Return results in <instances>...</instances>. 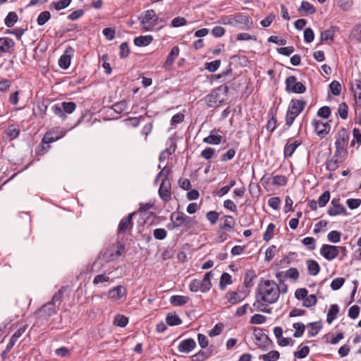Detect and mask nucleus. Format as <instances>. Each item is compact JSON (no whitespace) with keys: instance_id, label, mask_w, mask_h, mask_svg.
<instances>
[{"instance_id":"nucleus-15","label":"nucleus","mask_w":361,"mask_h":361,"mask_svg":"<svg viewBox=\"0 0 361 361\" xmlns=\"http://www.w3.org/2000/svg\"><path fill=\"white\" fill-rule=\"evenodd\" d=\"M158 192L164 202H168L171 200L172 195L171 182H161Z\"/></svg>"},{"instance_id":"nucleus-41","label":"nucleus","mask_w":361,"mask_h":361,"mask_svg":"<svg viewBox=\"0 0 361 361\" xmlns=\"http://www.w3.org/2000/svg\"><path fill=\"white\" fill-rule=\"evenodd\" d=\"M18 20V16L14 11H10L4 19L6 27H12Z\"/></svg>"},{"instance_id":"nucleus-27","label":"nucleus","mask_w":361,"mask_h":361,"mask_svg":"<svg viewBox=\"0 0 361 361\" xmlns=\"http://www.w3.org/2000/svg\"><path fill=\"white\" fill-rule=\"evenodd\" d=\"M51 102L49 98H42L37 102V109L41 118H44L47 114L49 106Z\"/></svg>"},{"instance_id":"nucleus-36","label":"nucleus","mask_w":361,"mask_h":361,"mask_svg":"<svg viewBox=\"0 0 361 361\" xmlns=\"http://www.w3.org/2000/svg\"><path fill=\"white\" fill-rule=\"evenodd\" d=\"M189 301V298L184 295H172L170 298V302L173 306H182Z\"/></svg>"},{"instance_id":"nucleus-22","label":"nucleus","mask_w":361,"mask_h":361,"mask_svg":"<svg viewBox=\"0 0 361 361\" xmlns=\"http://www.w3.org/2000/svg\"><path fill=\"white\" fill-rule=\"evenodd\" d=\"M204 101L207 106L212 108L214 106L217 102L221 103L223 99L221 100L219 99V93L216 91V89H214L209 94L204 97Z\"/></svg>"},{"instance_id":"nucleus-24","label":"nucleus","mask_w":361,"mask_h":361,"mask_svg":"<svg viewBox=\"0 0 361 361\" xmlns=\"http://www.w3.org/2000/svg\"><path fill=\"white\" fill-rule=\"evenodd\" d=\"M214 276V274L212 271L207 272L202 281H200L201 292L207 293L212 288V284L211 282L212 279Z\"/></svg>"},{"instance_id":"nucleus-23","label":"nucleus","mask_w":361,"mask_h":361,"mask_svg":"<svg viewBox=\"0 0 361 361\" xmlns=\"http://www.w3.org/2000/svg\"><path fill=\"white\" fill-rule=\"evenodd\" d=\"M290 140L289 139L284 146L283 155L285 158L291 157L296 149L302 144L300 140H295L292 143L289 142Z\"/></svg>"},{"instance_id":"nucleus-17","label":"nucleus","mask_w":361,"mask_h":361,"mask_svg":"<svg viewBox=\"0 0 361 361\" xmlns=\"http://www.w3.org/2000/svg\"><path fill=\"white\" fill-rule=\"evenodd\" d=\"M127 289L124 286L119 285L109 290L108 297L112 300H119L127 295Z\"/></svg>"},{"instance_id":"nucleus-38","label":"nucleus","mask_w":361,"mask_h":361,"mask_svg":"<svg viewBox=\"0 0 361 361\" xmlns=\"http://www.w3.org/2000/svg\"><path fill=\"white\" fill-rule=\"evenodd\" d=\"M232 283H233V281H232L231 276L227 272H224L221 274V278H220V281H219L220 290H224L226 289L227 285H230Z\"/></svg>"},{"instance_id":"nucleus-16","label":"nucleus","mask_w":361,"mask_h":361,"mask_svg":"<svg viewBox=\"0 0 361 361\" xmlns=\"http://www.w3.org/2000/svg\"><path fill=\"white\" fill-rule=\"evenodd\" d=\"M307 105V102L302 99H293L290 100L288 110L299 115Z\"/></svg>"},{"instance_id":"nucleus-3","label":"nucleus","mask_w":361,"mask_h":361,"mask_svg":"<svg viewBox=\"0 0 361 361\" xmlns=\"http://www.w3.org/2000/svg\"><path fill=\"white\" fill-rule=\"evenodd\" d=\"M126 246L123 243L117 241L106 247L103 253V259L106 262H113L118 258L125 251Z\"/></svg>"},{"instance_id":"nucleus-18","label":"nucleus","mask_w":361,"mask_h":361,"mask_svg":"<svg viewBox=\"0 0 361 361\" xmlns=\"http://www.w3.org/2000/svg\"><path fill=\"white\" fill-rule=\"evenodd\" d=\"M233 24H235L234 27H238L241 29H244L245 27L249 28V24L252 23L250 18L242 13H237L235 16H233Z\"/></svg>"},{"instance_id":"nucleus-26","label":"nucleus","mask_w":361,"mask_h":361,"mask_svg":"<svg viewBox=\"0 0 361 361\" xmlns=\"http://www.w3.org/2000/svg\"><path fill=\"white\" fill-rule=\"evenodd\" d=\"M298 11L302 13V16H308L315 13L316 8L314 5L309 1H303L298 8Z\"/></svg>"},{"instance_id":"nucleus-6","label":"nucleus","mask_w":361,"mask_h":361,"mask_svg":"<svg viewBox=\"0 0 361 361\" xmlns=\"http://www.w3.org/2000/svg\"><path fill=\"white\" fill-rule=\"evenodd\" d=\"M264 331V329L259 327H255L253 329V334L255 338V344L259 348L266 351L269 346L273 347V341Z\"/></svg>"},{"instance_id":"nucleus-55","label":"nucleus","mask_w":361,"mask_h":361,"mask_svg":"<svg viewBox=\"0 0 361 361\" xmlns=\"http://www.w3.org/2000/svg\"><path fill=\"white\" fill-rule=\"evenodd\" d=\"M114 324L120 327H125L128 324V318L123 314H118L115 317Z\"/></svg>"},{"instance_id":"nucleus-42","label":"nucleus","mask_w":361,"mask_h":361,"mask_svg":"<svg viewBox=\"0 0 361 361\" xmlns=\"http://www.w3.org/2000/svg\"><path fill=\"white\" fill-rule=\"evenodd\" d=\"M329 93H331L334 96H338L341 93L342 86L341 83L337 80H333L329 85Z\"/></svg>"},{"instance_id":"nucleus-45","label":"nucleus","mask_w":361,"mask_h":361,"mask_svg":"<svg viewBox=\"0 0 361 361\" xmlns=\"http://www.w3.org/2000/svg\"><path fill=\"white\" fill-rule=\"evenodd\" d=\"M166 322L167 324L171 326H178L182 324L181 319L176 314H169L166 316Z\"/></svg>"},{"instance_id":"nucleus-57","label":"nucleus","mask_w":361,"mask_h":361,"mask_svg":"<svg viewBox=\"0 0 361 361\" xmlns=\"http://www.w3.org/2000/svg\"><path fill=\"white\" fill-rule=\"evenodd\" d=\"M119 56L121 59L128 57L130 54V49L128 42H122L119 46Z\"/></svg>"},{"instance_id":"nucleus-11","label":"nucleus","mask_w":361,"mask_h":361,"mask_svg":"<svg viewBox=\"0 0 361 361\" xmlns=\"http://www.w3.org/2000/svg\"><path fill=\"white\" fill-rule=\"evenodd\" d=\"M346 155L347 151H342L336 149L332 159L326 162V169L329 171L336 170L338 167L339 164L343 161Z\"/></svg>"},{"instance_id":"nucleus-60","label":"nucleus","mask_w":361,"mask_h":361,"mask_svg":"<svg viewBox=\"0 0 361 361\" xmlns=\"http://www.w3.org/2000/svg\"><path fill=\"white\" fill-rule=\"evenodd\" d=\"M330 199V192L328 190L324 191L319 197L317 200L319 207H323L326 205Z\"/></svg>"},{"instance_id":"nucleus-28","label":"nucleus","mask_w":361,"mask_h":361,"mask_svg":"<svg viewBox=\"0 0 361 361\" xmlns=\"http://www.w3.org/2000/svg\"><path fill=\"white\" fill-rule=\"evenodd\" d=\"M216 129H213L210 131V134L203 139V142L207 144L217 145L221 142L222 136L216 135Z\"/></svg>"},{"instance_id":"nucleus-59","label":"nucleus","mask_w":361,"mask_h":361,"mask_svg":"<svg viewBox=\"0 0 361 361\" xmlns=\"http://www.w3.org/2000/svg\"><path fill=\"white\" fill-rule=\"evenodd\" d=\"M310 353V348L307 345L302 347L300 350L294 352V356L298 359H303Z\"/></svg>"},{"instance_id":"nucleus-56","label":"nucleus","mask_w":361,"mask_h":361,"mask_svg":"<svg viewBox=\"0 0 361 361\" xmlns=\"http://www.w3.org/2000/svg\"><path fill=\"white\" fill-rule=\"evenodd\" d=\"M317 302V297L314 294L307 295L302 302V306L305 307H310L315 305Z\"/></svg>"},{"instance_id":"nucleus-34","label":"nucleus","mask_w":361,"mask_h":361,"mask_svg":"<svg viewBox=\"0 0 361 361\" xmlns=\"http://www.w3.org/2000/svg\"><path fill=\"white\" fill-rule=\"evenodd\" d=\"M307 270L310 275L316 276L320 271V266L314 259H307L306 262Z\"/></svg>"},{"instance_id":"nucleus-30","label":"nucleus","mask_w":361,"mask_h":361,"mask_svg":"<svg viewBox=\"0 0 361 361\" xmlns=\"http://www.w3.org/2000/svg\"><path fill=\"white\" fill-rule=\"evenodd\" d=\"M257 276L255 270H247L244 275L243 284L246 288H252L254 286V280L257 279Z\"/></svg>"},{"instance_id":"nucleus-29","label":"nucleus","mask_w":361,"mask_h":361,"mask_svg":"<svg viewBox=\"0 0 361 361\" xmlns=\"http://www.w3.org/2000/svg\"><path fill=\"white\" fill-rule=\"evenodd\" d=\"M338 30V27L331 26L329 29L322 31L320 33V41L327 42L329 40L334 41L335 32Z\"/></svg>"},{"instance_id":"nucleus-43","label":"nucleus","mask_w":361,"mask_h":361,"mask_svg":"<svg viewBox=\"0 0 361 361\" xmlns=\"http://www.w3.org/2000/svg\"><path fill=\"white\" fill-rule=\"evenodd\" d=\"M308 328V334L310 336H315L322 329V325L319 322H310L307 325Z\"/></svg>"},{"instance_id":"nucleus-7","label":"nucleus","mask_w":361,"mask_h":361,"mask_svg":"<svg viewBox=\"0 0 361 361\" xmlns=\"http://www.w3.org/2000/svg\"><path fill=\"white\" fill-rule=\"evenodd\" d=\"M59 309V307L56 305L49 301L37 310L35 312V315L38 319H48L50 317L56 314Z\"/></svg>"},{"instance_id":"nucleus-32","label":"nucleus","mask_w":361,"mask_h":361,"mask_svg":"<svg viewBox=\"0 0 361 361\" xmlns=\"http://www.w3.org/2000/svg\"><path fill=\"white\" fill-rule=\"evenodd\" d=\"M153 37L152 35H141L134 38V44L137 47H146L152 43Z\"/></svg>"},{"instance_id":"nucleus-47","label":"nucleus","mask_w":361,"mask_h":361,"mask_svg":"<svg viewBox=\"0 0 361 361\" xmlns=\"http://www.w3.org/2000/svg\"><path fill=\"white\" fill-rule=\"evenodd\" d=\"M141 120H144V117L140 116L139 117H129L125 119L124 122L127 126L137 128L139 126Z\"/></svg>"},{"instance_id":"nucleus-25","label":"nucleus","mask_w":361,"mask_h":361,"mask_svg":"<svg viewBox=\"0 0 361 361\" xmlns=\"http://www.w3.org/2000/svg\"><path fill=\"white\" fill-rule=\"evenodd\" d=\"M180 53V49L178 46L173 47L169 54H168L166 59L164 63V68H167L169 66H171L175 61V59L178 56Z\"/></svg>"},{"instance_id":"nucleus-48","label":"nucleus","mask_w":361,"mask_h":361,"mask_svg":"<svg viewBox=\"0 0 361 361\" xmlns=\"http://www.w3.org/2000/svg\"><path fill=\"white\" fill-rule=\"evenodd\" d=\"M64 288H65L63 286L57 292H56L54 293V295H53L51 300L50 301L51 302H54V305H56V303L58 302V305H56V306L59 307L63 301Z\"/></svg>"},{"instance_id":"nucleus-14","label":"nucleus","mask_w":361,"mask_h":361,"mask_svg":"<svg viewBox=\"0 0 361 361\" xmlns=\"http://www.w3.org/2000/svg\"><path fill=\"white\" fill-rule=\"evenodd\" d=\"M312 125L320 137H324L330 131L331 127L329 123H324L320 120H313Z\"/></svg>"},{"instance_id":"nucleus-64","label":"nucleus","mask_w":361,"mask_h":361,"mask_svg":"<svg viewBox=\"0 0 361 361\" xmlns=\"http://www.w3.org/2000/svg\"><path fill=\"white\" fill-rule=\"evenodd\" d=\"M302 243L307 246L310 250H313L316 247V240L313 237H306L303 238Z\"/></svg>"},{"instance_id":"nucleus-33","label":"nucleus","mask_w":361,"mask_h":361,"mask_svg":"<svg viewBox=\"0 0 361 361\" xmlns=\"http://www.w3.org/2000/svg\"><path fill=\"white\" fill-rule=\"evenodd\" d=\"M222 219H224V223L220 226L221 229L230 231L234 228L235 226V220L232 216L224 215Z\"/></svg>"},{"instance_id":"nucleus-63","label":"nucleus","mask_w":361,"mask_h":361,"mask_svg":"<svg viewBox=\"0 0 361 361\" xmlns=\"http://www.w3.org/2000/svg\"><path fill=\"white\" fill-rule=\"evenodd\" d=\"M275 228V225L273 223H270L264 233L263 240L265 241L270 240L273 237V233Z\"/></svg>"},{"instance_id":"nucleus-20","label":"nucleus","mask_w":361,"mask_h":361,"mask_svg":"<svg viewBox=\"0 0 361 361\" xmlns=\"http://www.w3.org/2000/svg\"><path fill=\"white\" fill-rule=\"evenodd\" d=\"M196 347V342L193 338H187L182 341L178 345V350L180 353H188Z\"/></svg>"},{"instance_id":"nucleus-9","label":"nucleus","mask_w":361,"mask_h":361,"mask_svg":"<svg viewBox=\"0 0 361 361\" xmlns=\"http://www.w3.org/2000/svg\"><path fill=\"white\" fill-rule=\"evenodd\" d=\"M137 214V212H133L129 214L128 216L123 217L120 221L118 229H117V236L119 237L121 234H125L126 233H130L133 228V218Z\"/></svg>"},{"instance_id":"nucleus-21","label":"nucleus","mask_w":361,"mask_h":361,"mask_svg":"<svg viewBox=\"0 0 361 361\" xmlns=\"http://www.w3.org/2000/svg\"><path fill=\"white\" fill-rule=\"evenodd\" d=\"M15 47V42L9 37H0V55L10 53Z\"/></svg>"},{"instance_id":"nucleus-46","label":"nucleus","mask_w":361,"mask_h":361,"mask_svg":"<svg viewBox=\"0 0 361 361\" xmlns=\"http://www.w3.org/2000/svg\"><path fill=\"white\" fill-rule=\"evenodd\" d=\"M111 108L116 113L120 114L127 109L128 102L126 100H122L113 104Z\"/></svg>"},{"instance_id":"nucleus-10","label":"nucleus","mask_w":361,"mask_h":361,"mask_svg":"<svg viewBox=\"0 0 361 361\" xmlns=\"http://www.w3.org/2000/svg\"><path fill=\"white\" fill-rule=\"evenodd\" d=\"M66 131L58 127L52 128L49 130H48L43 136L42 137V143L43 144H51L55 141L59 140V139L64 137L66 135Z\"/></svg>"},{"instance_id":"nucleus-12","label":"nucleus","mask_w":361,"mask_h":361,"mask_svg":"<svg viewBox=\"0 0 361 361\" xmlns=\"http://www.w3.org/2000/svg\"><path fill=\"white\" fill-rule=\"evenodd\" d=\"M320 254L326 259L333 260L338 255V247L335 245L324 244L320 249Z\"/></svg>"},{"instance_id":"nucleus-58","label":"nucleus","mask_w":361,"mask_h":361,"mask_svg":"<svg viewBox=\"0 0 361 361\" xmlns=\"http://www.w3.org/2000/svg\"><path fill=\"white\" fill-rule=\"evenodd\" d=\"M341 233L338 231H331L327 235L329 241L333 243H337L341 240Z\"/></svg>"},{"instance_id":"nucleus-31","label":"nucleus","mask_w":361,"mask_h":361,"mask_svg":"<svg viewBox=\"0 0 361 361\" xmlns=\"http://www.w3.org/2000/svg\"><path fill=\"white\" fill-rule=\"evenodd\" d=\"M212 355V349H207L205 350H200L197 353L191 356L192 361H205L209 358Z\"/></svg>"},{"instance_id":"nucleus-39","label":"nucleus","mask_w":361,"mask_h":361,"mask_svg":"<svg viewBox=\"0 0 361 361\" xmlns=\"http://www.w3.org/2000/svg\"><path fill=\"white\" fill-rule=\"evenodd\" d=\"M71 2V0H59L58 1H53L49 4V8L51 10L55 9L60 11L61 9L67 8Z\"/></svg>"},{"instance_id":"nucleus-62","label":"nucleus","mask_w":361,"mask_h":361,"mask_svg":"<svg viewBox=\"0 0 361 361\" xmlns=\"http://www.w3.org/2000/svg\"><path fill=\"white\" fill-rule=\"evenodd\" d=\"M345 279L343 277L336 278L331 283V288L333 290H339L344 284Z\"/></svg>"},{"instance_id":"nucleus-61","label":"nucleus","mask_w":361,"mask_h":361,"mask_svg":"<svg viewBox=\"0 0 361 361\" xmlns=\"http://www.w3.org/2000/svg\"><path fill=\"white\" fill-rule=\"evenodd\" d=\"M221 65V60L216 59L211 62H207L205 63V68L211 73L215 72Z\"/></svg>"},{"instance_id":"nucleus-13","label":"nucleus","mask_w":361,"mask_h":361,"mask_svg":"<svg viewBox=\"0 0 361 361\" xmlns=\"http://www.w3.org/2000/svg\"><path fill=\"white\" fill-rule=\"evenodd\" d=\"M348 133L345 128H341L337 133L336 140L335 142L336 149L346 151L345 147L348 140Z\"/></svg>"},{"instance_id":"nucleus-44","label":"nucleus","mask_w":361,"mask_h":361,"mask_svg":"<svg viewBox=\"0 0 361 361\" xmlns=\"http://www.w3.org/2000/svg\"><path fill=\"white\" fill-rule=\"evenodd\" d=\"M5 133L10 140H13L19 136L20 129L16 128L14 125H9L5 130Z\"/></svg>"},{"instance_id":"nucleus-49","label":"nucleus","mask_w":361,"mask_h":361,"mask_svg":"<svg viewBox=\"0 0 361 361\" xmlns=\"http://www.w3.org/2000/svg\"><path fill=\"white\" fill-rule=\"evenodd\" d=\"M74 30L80 31L81 27L75 23H68L66 25L63 26L59 32H61V36L66 32H72Z\"/></svg>"},{"instance_id":"nucleus-35","label":"nucleus","mask_w":361,"mask_h":361,"mask_svg":"<svg viewBox=\"0 0 361 361\" xmlns=\"http://www.w3.org/2000/svg\"><path fill=\"white\" fill-rule=\"evenodd\" d=\"M226 298L229 303L235 305L243 301L245 296L242 297L238 292L232 291L228 292L226 295Z\"/></svg>"},{"instance_id":"nucleus-52","label":"nucleus","mask_w":361,"mask_h":361,"mask_svg":"<svg viewBox=\"0 0 361 361\" xmlns=\"http://www.w3.org/2000/svg\"><path fill=\"white\" fill-rule=\"evenodd\" d=\"M293 327L295 330L293 334V336L295 338H300L303 335L304 331L305 330V326L303 323H302V322L295 323V324H293Z\"/></svg>"},{"instance_id":"nucleus-19","label":"nucleus","mask_w":361,"mask_h":361,"mask_svg":"<svg viewBox=\"0 0 361 361\" xmlns=\"http://www.w3.org/2000/svg\"><path fill=\"white\" fill-rule=\"evenodd\" d=\"M331 206L328 209V214L331 216L339 215L345 212L344 206L339 203V200L333 199L331 202Z\"/></svg>"},{"instance_id":"nucleus-50","label":"nucleus","mask_w":361,"mask_h":361,"mask_svg":"<svg viewBox=\"0 0 361 361\" xmlns=\"http://www.w3.org/2000/svg\"><path fill=\"white\" fill-rule=\"evenodd\" d=\"M71 58L66 54L61 55L59 59V66L63 69H67L71 65Z\"/></svg>"},{"instance_id":"nucleus-8","label":"nucleus","mask_w":361,"mask_h":361,"mask_svg":"<svg viewBox=\"0 0 361 361\" xmlns=\"http://www.w3.org/2000/svg\"><path fill=\"white\" fill-rule=\"evenodd\" d=\"M286 91L287 92H293L296 94H302L306 91L305 85L298 82L297 78L294 75H290L286 78Z\"/></svg>"},{"instance_id":"nucleus-1","label":"nucleus","mask_w":361,"mask_h":361,"mask_svg":"<svg viewBox=\"0 0 361 361\" xmlns=\"http://www.w3.org/2000/svg\"><path fill=\"white\" fill-rule=\"evenodd\" d=\"M279 295V285L274 281L261 278L256 289L253 306L259 311L271 313V309L267 306L276 302Z\"/></svg>"},{"instance_id":"nucleus-53","label":"nucleus","mask_w":361,"mask_h":361,"mask_svg":"<svg viewBox=\"0 0 361 361\" xmlns=\"http://www.w3.org/2000/svg\"><path fill=\"white\" fill-rule=\"evenodd\" d=\"M51 18V14L49 11H42L41 12L37 18V23L38 24V25H44L47 22L49 21V20Z\"/></svg>"},{"instance_id":"nucleus-54","label":"nucleus","mask_w":361,"mask_h":361,"mask_svg":"<svg viewBox=\"0 0 361 361\" xmlns=\"http://www.w3.org/2000/svg\"><path fill=\"white\" fill-rule=\"evenodd\" d=\"M16 343V340L13 339L12 338H10L9 342L8 343L6 347V349L1 354V358L3 361L8 358V353L13 348Z\"/></svg>"},{"instance_id":"nucleus-37","label":"nucleus","mask_w":361,"mask_h":361,"mask_svg":"<svg viewBox=\"0 0 361 361\" xmlns=\"http://www.w3.org/2000/svg\"><path fill=\"white\" fill-rule=\"evenodd\" d=\"M339 312V307L337 304H334L330 306V309L327 313L326 322L330 324L337 317Z\"/></svg>"},{"instance_id":"nucleus-4","label":"nucleus","mask_w":361,"mask_h":361,"mask_svg":"<svg viewBox=\"0 0 361 361\" xmlns=\"http://www.w3.org/2000/svg\"><path fill=\"white\" fill-rule=\"evenodd\" d=\"M76 104L73 102H62L54 104L51 110L55 116L61 118L62 120L66 119V114H72L76 109Z\"/></svg>"},{"instance_id":"nucleus-51","label":"nucleus","mask_w":361,"mask_h":361,"mask_svg":"<svg viewBox=\"0 0 361 361\" xmlns=\"http://www.w3.org/2000/svg\"><path fill=\"white\" fill-rule=\"evenodd\" d=\"M280 357V354L277 350H271L267 354L260 356V358L264 361H276Z\"/></svg>"},{"instance_id":"nucleus-5","label":"nucleus","mask_w":361,"mask_h":361,"mask_svg":"<svg viewBox=\"0 0 361 361\" xmlns=\"http://www.w3.org/2000/svg\"><path fill=\"white\" fill-rule=\"evenodd\" d=\"M139 20L144 31L152 30L159 23V17L153 9L146 11L143 16L139 17Z\"/></svg>"},{"instance_id":"nucleus-40","label":"nucleus","mask_w":361,"mask_h":361,"mask_svg":"<svg viewBox=\"0 0 361 361\" xmlns=\"http://www.w3.org/2000/svg\"><path fill=\"white\" fill-rule=\"evenodd\" d=\"M171 173V168L166 165L157 175L154 180H169Z\"/></svg>"},{"instance_id":"nucleus-2","label":"nucleus","mask_w":361,"mask_h":361,"mask_svg":"<svg viewBox=\"0 0 361 361\" xmlns=\"http://www.w3.org/2000/svg\"><path fill=\"white\" fill-rule=\"evenodd\" d=\"M170 220L171 223L167 225L169 229L183 228V231L185 232L193 229L197 224L195 217L187 216L179 211L172 212Z\"/></svg>"}]
</instances>
